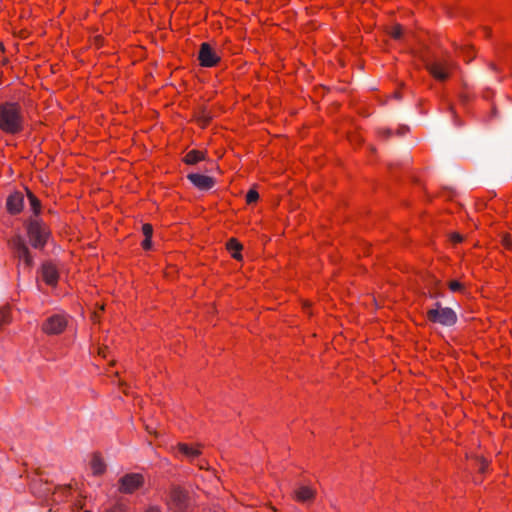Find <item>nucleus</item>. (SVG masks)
<instances>
[{"label": "nucleus", "mask_w": 512, "mask_h": 512, "mask_svg": "<svg viewBox=\"0 0 512 512\" xmlns=\"http://www.w3.org/2000/svg\"><path fill=\"white\" fill-rule=\"evenodd\" d=\"M26 126L25 112L19 102L6 101L0 104V131L6 135H18Z\"/></svg>", "instance_id": "1"}, {"label": "nucleus", "mask_w": 512, "mask_h": 512, "mask_svg": "<svg viewBox=\"0 0 512 512\" xmlns=\"http://www.w3.org/2000/svg\"><path fill=\"white\" fill-rule=\"evenodd\" d=\"M426 317L428 321L443 326H452L457 322V315L454 310L443 307L439 302H436L433 307L427 310Z\"/></svg>", "instance_id": "2"}, {"label": "nucleus", "mask_w": 512, "mask_h": 512, "mask_svg": "<svg viewBox=\"0 0 512 512\" xmlns=\"http://www.w3.org/2000/svg\"><path fill=\"white\" fill-rule=\"evenodd\" d=\"M27 235L34 248H42L47 243L50 230L42 221L34 219L27 224Z\"/></svg>", "instance_id": "3"}, {"label": "nucleus", "mask_w": 512, "mask_h": 512, "mask_svg": "<svg viewBox=\"0 0 512 512\" xmlns=\"http://www.w3.org/2000/svg\"><path fill=\"white\" fill-rule=\"evenodd\" d=\"M455 64L448 58H437L427 65L429 73L439 81H444L450 77Z\"/></svg>", "instance_id": "4"}, {"label": "nucleus", "mask_w": 512, "mask_h": 512, "mask_svg": "<svg viewBox=\"0 0 512 512\" xmlns=\"http://www.w3.org/2000/svg\"><path fill=\"white\" fill-rule=\"evenodd\" d=\"M190 498L180 487H172L169 492L167 505L176 512H184L189 507Z\"/></svg>", "instance_id": "5"}, {"label": "nucleus", "mask_w": 512, "mask_h": 512, "mask_svg": "<svg viewBox=\"0 0 512 512\" xmlns=\"http://www.w3.org/2000/svg\"><path fill=\"white\" fill-rule=\"evenodd\" d=\"M68 325L66 314H54L48 317L42 324V331L47 335H58L65 331Z\"/></svg>", "instance_id": "6"}, {"label": "nucleus", "mask_w": 512, "mask_h": 512, "mask_svg": "<svg viewBox=\"0 0 512 512\" xmlns=\"http://www.w3.org/2000/svg\"><path fill=\"white\" fill-rule=\"evenodd\" d=\"M119 491L131 494L144 484V476L141 473H128L119 479Z\"/></svg>", "instance_id": "7"}, {"label": "nucleus", "mask_w": 512, "mask_h": 512, "mask_svg": "<svg viewBox=\"0 0 512 512\" xmlns=\"http://www.w3.org/2000/svg\"><path fill=\"white\" fill-rule=\"evenodd\" d=\"M10 247L13 249L15 255L18 257L20 261H22L26 267L32 266V257L30 255L29 249L21 236H14L9 241Z\"/></svg>", "instance_id": "8"}, {"label": "nucleus", "mask_w": 512, "mask_h": 512, "mask_svg": "<svg viewBox=\"0 0 512 512\" xmlns=\"http://www.w3.org/2000/svg\"><path fill=\"white\" fill-rule=\"evenodd\" d=\"M198 60L202 67H214L218 65L221 58L220 56L213 50L210 44L204 42L200 45Z\"/></svg>", "instance_id": "9"}, {"label": "nucleus", "mask_w": 512, "mask_h": 512, "mask_svg": "<svg viewBox=\"0 0 512 512\" xmlns=\"http://www.w3.org/2000/svg\"><path fill=\"white\" fill-rule=\"evenodd\" d=\"M42 280L49 286L55 287L59 280V273L52 263H45L41 268Z\"/></svg>", "instance_id": "10"}, {"label": "nucleus", "mask_w": 512, "mask_h": 512, "mask_svg": "<svg viewBox=\"0 0 512 512\" xmlns=\"http://www.w3.org/2000/svg\"><path fill=\"white\" fill-rule=\"evenodd\" d=\"M172 452L175 456L181 454L189 459H194L201 454L199 445H188L186 443H178L175 447H172Z\"/></svg>", "instance_id": "11"}, {"label": "nucleus", "mask_w": 512, "mask_h": 512, "mask_svg": "<svg viewBox=\"0 0 512 512\" xmlns=\"http://www.w3.org/2000/svg\"><path fill=\"white\" fill-rule=\"evenodd\" d=\"M24 206V196L21 192H14L8 196L6 208L10 214H19Z\"/></svg>", "instance_id": "12"}, {"label": "nucleus", "mask_w": 512, "mask_h": 512, "mask_svg": "<svg viewBox=\"0 0 512 512\" xmlns=\"http://www.w3.org/2000/svg\"><path fill=\"white\" fill-rule=\"evenodd\" d=\"M187 178L195 187L201 190H208L214 186L213 178L207 175L191 173L187 176Z\"/></svg>", "instance_id": "13"}, {"label": "nucleus", "mask_w": 512, "mask_h": 512, "mask_svg": "<svg viewBox=\"0 0 512 512\" xmlns=\"http://www.w3.org/2000/svg\"><path fill=\"white\" fill-rule=\"evenodd\" d=\"M316 491L311 486H300L294 491V499L298 502H310L315 498Z\"/></svg>", "instance_id": "14"}, {"label": "nucleus", "mask_w": 512, "mask_h": 512, "mask_svg": "<svg viewBox=\"0 0 512 512\" xmlns=\"http://www.w3.org/2000/svg\"><path fill=\"white\" fill-rule=\"evenodd\" d=\"M90 468L94 475H102L106 470V464L100 454L94 453L90 460Z\"/></svg>", "instance_id": "15"}, {"label": "nucleus", "mask_w": 512, "mask_h": 512, "mask_svg": "<svg viewBox=\"0 0 512 512\" xmlns=\"http://www.w3.org/2000/svg\"><path fill=\"white\" fill-rule=\"evenodd\" d=\"M206 159V152L200 150H190L184 157V162L188 165H194Z\"/></svg>", "instance_id": "16"}, {"label": "nucleus", "mask_w": 512, "mask_h": 512, "mask_svg": "<svg viewBox=\"0 0 512 512\" xmlns=\"http://www.w3.org/2000/svg\"><path fill=\"white\" fill-rule=\"evenodd\" d=\"M226 246L233 258H241L240 251L242 250V245L235 238L229 239Z\"/></svg>", "instance_id": "17"}, {"label": "nucleus", "mask_w": 512, "mask_h": 512, "mask_svg": "<svg viewBox=\"0 0 512 512\" xmlns=\"http://www.w3.org/2000/svg\"><path fill=\"white\" fill-rule=\"evenodd\" d=\"M11 308L9 306H4L0 308V329L11 322Z\"/></svg>", "instance_id": "18"}, {"label": "nucleus", "mask_w": 512, "mask_h": 512, "mask_svg": "<svg viewBox=\"0 0 512 512\" xmlns=\"http://www.w3.org/2000/svg\"><path fill=\"white\" fill-rule=\"evenodd\" d=\"M28 199L30 206L34 214L38 215L41 211V203L39 199L31 192H28Z\"/></svg>", "instance_id": "19"}, {"label": "nucleus", "mask_w": 512, "mask_h": 512, "mask_svg": "<svg viewBox=\"0 0 512 512\" xmlns=\"http://www.w3.org/2000/svg\"><path fill=\"white\" fill-rule=\"evenodd\" d=\"M466 62H470L474 58V49L472 46L466 45L461 49Z\"/></svg>", "instance_id": "20"}, {"label": "nucleus", "mask_w": 512, "mask_h": 512, "mask_svg": "<svg viewBox=\"0 0 512 512\" xmlns=\"http://www.w3.org/2000/svg\"><path fill=\"white\" fill-rule=\"evenodd\" d=\"M403 34L402 26L399 24H396L392 26L389 30V35L394 39H399Z\"/></svg>", "instance_id": "21"}, {"label": "nucleus", "mask_w": 512, "mask_h": 512, "mask_svg": "<svg viewBox=\"0 0 512 512\" xmlns=\"http://www.w3.org/2000/svg\"><path fill=\"white\" fill-rule=\"evenodd\" d=\"M258 199H259V193L256 190L250 189L247 192V194H246V203L247 204L255 203V202H257Z\"/></svg>", "instance_id": "22"}, {"label": "nucleus", "mask_w": 512, "mask_h": 512, "mask_svg": "<svg viewBox=\"0 0 512 512\" xmlns=\"http://www.w3.org/2000/svg\"><path fill=\"white\" fill-rule=\"evenodd\" d=\"M448 287L449 289L452 291V292H458V291H463L464 289V286L461 282L457 281V280H452L448 283Z\"/></svg>", "instance_id": "23"}, {"label": "nucleus", "mask_w": 512, "mask_h": 512, "mask_svg": "<svg viewBox=\"0 0 512 512\" xmlns=\"http://www.w3.org/2000/svg\"><path fill=\"white\" fill-rule=\"evenodd\" d=\"M142 233L146 238H152L153 236V227L149 223H145L142 226Z\"/></svg>", "instance_id": "24"}, {"label": "nucleus", "mask_w": 512, "mask_h": 512, "mask_svg": "<svg viewBox=\"0 0 512 512\" xmlns=\"http://www.w3.org/2000/svg\"><path fill=\"white\" fill-rule=\"evenodd\" d=\"M477 461H478V464H479V471L481 473H484L486 471V469L488 468L489 466V462L484 459V458H477Z\"/></svg>", "instance_id": "25"}, {"label": "nucleus", "mask_w": 512, "mask_h": 512, "mask_svg": "<svg viewBox=\"0 0 512 512\" xmlns=\"http://www.w3.org/2000/svg\"><path fill=\"white\" fill-rule=\"evenodd\" d=\"M502 244L503 246H505L507 249H512V236L511 235H505L503 236L502 238Z\"/></svg>", "instance_id": "26"}, {"label": "nucleus", "mask_w": 512, "mask_h": 512, "mask_svg": "<svg viewBox=\"0 0 512 512\" xmlns=\"http://www.w3.org/2000/svg\"><path fill=\"white\" fill-rule=\"evenodd\" d=\"M141 246L144 250H150L152 247V238L145 237V239L142 241Z\"/></svg>", "instance_id": "27"}, {"label": "nucleus", "mask_w": 512, "mask_h": 512, "mask_svg": "<svg viewBox=\"0 0 512 512\" xmlns=\"http://www.w3.org/2000/svg\"><path fill=\"white\" fill-rule=\"evenodd\" d=\"M450 240H451V242L456 244V243L462 242L463 237L459 233H452L450 235Z\"/></svg>", "instance_id": "28"}, {"label": "nucleus", "mask_w": 512, "mask_h": 512, "mask_svg": "<svg viewBox=\"0 0 512 512\" xmlns=\"http://www.w3.org/2000/svg\"><path fill=\"white\" fill-rule=\"evenodd\" d=\"M107 352H108V348L107 347H104V348H99L98 349V354L103 357V358H106L107 357Z\"/></svg>", "instance_id": "29"}, {"label": "nucleus", "mask_w": 512, "mask_h": 512, "mask_svg": "<svg viewBox=\"0 0 512 512\" xmlns=\"http://www.w3.org/2000/svg\"><path fill=\"white\" fill-rule=\"evenodd\" d=\"M145 512H161L157 507H150Z\"/></svg>", "instance_id": "30"}, {"label": "nucleus", "mask_w": 512, "mask_h": 512, "mask_svg": "<svg viewBox=\"0 0 512 512\" xmlns=\"http://www.w3.org/2000/svg\"><path fill=\"white\" fill-rule=\"evenodd\" d=\"M97 314L95 313L93 316V320L96 321Z\"/></svg>", "instance_id": "31"}, {"label": "nucleus", "mask_w": 512, "mask_h": 512, "mask_svg": "<svg viewBox=\"0 0 512 512\" xmlns=\"http://www.w3.org/2000/svg\"><path fill=\"white\" fill-rule=\"evenodd\" d=\"M84 512H90V511L86 510V511H84Z\"/></svg>", "instance_id": "32"}]
</instances>
